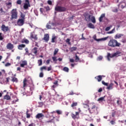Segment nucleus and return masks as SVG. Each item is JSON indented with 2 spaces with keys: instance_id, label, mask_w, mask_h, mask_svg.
I'll return each mask as SVG.
<instances>
[{
  "instance_id": "34",
  "label": "nucleus",
  "mask_w": 126,
  "mask_h": 126,
  "mask_svg": "<svg viewBox=\"0 0 126 126\" xmlns=\"http://www.w3.org/2000/svg\"><path fill=\"white\" fill-rule=\"evenodd\" d=\"M6 5L8 6V8H10L12 5H11V2H9L8 3H6Z\"/></svg>"
},
{
  "instance_id": "15",
  "label": "nucleus",
  "mask_w": 126,
  "mask_h": 126,
  "mask_svg": "<svg viewBox=\"0 0 126 126\" xmlns=\"http://www.w3.org/2000/svg\"><path fill=\"white\" fill-rule=\"evenodd\" d=\"M21 43L22 44H24V43H25V44H29V40L26 38H24V39H22Z\"/></svg>"
},
{
  "instance_id": "48",
  "label": "nucleus",
  "mask_w": 126,
  "mask_h": 126,
  "mask_svg": "<svg viewBox=\"0 0 126 126\" xmlns=\"http://www.w3.org/2000/svg\"><path fill=\"white\" fill-rule=\"evenodd\" d=\"M32 39H34L35 41L38 40V37H37V34H35Z\"/></svg>"
},
{
  "instance_id": "59",
  "label": "nucleus",
  "mask_w": 126,
  "mask_h": 126,
  "mask_svg": "<svg viewBox=\"0 0 126 126\" xmlns=\"http://www.w3.org/2000/svg\"><path fill=\"white\" fill-rule=\"evenodd\" d=\"M111 29V27H107L105 28V31H109Z\"/></svg>"
},
{
  "instance_id": "7",
  "label": "nucleus",
  "mask_w": 126,
  "mask_h": 126,
  "mask_svg": "<svg viewBox=\"0 0 126 126\" xmlns=\"http://www.w3.org/2000/svg\"><path fill=\"white\" fill-rule=\"evenodd\" d=\"M1 31L4 32V33H6V32H8V31H9V28L8 26H5V25H2L1 26Z\"/></svg>"
},
{
  "instance_id": "39",
  "label": "nucleus",
  "mask_w": 126,
  "mask_h": 126,
  "mask_svg": "<svg viewBox=\"0 0 126 126\" xmlns=\"http://www.w3.org/2000/svg\"><path fill=\"white\" fill-rule=\"evenodd\" d=\"M46 27L48 29H52V27L49 24V23L46 25Z\"/></svg>"
},
{
  "instance_id": "57",
  "label": "nucleus",
  "mask_w": 126,
  "mask_h": 126,
  "mask_svg": "<svg viewBox=\"0 0 126 126\" xmlns=\"http://www.w3.org/2000/svg\"><path fill=\"white\" fill-rule=\"evenodd\" d=\"M115 115H116V111H114V112H112L111 113V116L113 118H114V117H115Z\"/></svg>"
},
{
  "instance_id": "24",
  "label": "nucleus",
  "mask_w": 126,
  "mask_h": 126,
  "mask_svg": "<svg viewBox=\"0 0 126 126\" xmlns=\"http://www.w3.org/2000/svg\"><path fill=\"white\" fill-rule=\"evenodd\" d=\"M88 27H89V28H91L92 29H94V28H95V27L94 26V25H93L92 23H90L88 25Z\"/></svg>"
},
{
  "instance_id": "63",
  "label": "nucleus",
  "mask_w": 126,
  "mask_h": 126,
  "mask_svg": "<svg viewBox=\"0 0 126 126\" xmlns=\"http://www.w3.org/2000/svg\"><path fill=\"white\" fill-rule=\"evenodd\" d=\"M98 60L99 61H102V60H103V57L102 56H99L98 57Z\"/></svg>"
},
{
  "instance_id": "27",
  "label": "nucleus",
  "mask_w": 126,
  "mask_h": 126,
  "mask_svg": "<svg viewBox=\"0 0 126 126\" xmlns=\"http://www.w3.org/2000/svg\"><path fill=\"white\" fill-rule=\"evenodd\" d=\"M20 19L25 21V15L24 13H21L20 15Z\"/></svg>"
},
{
  "instance_id": "14",
  "label": "nucleus",
  "mask_w": 126,
  "mask_h": 126,
  "mask_svg": "<svg viewBox=\"0 0 126 126\" xmlns=\"http://www.w3.org/2000/svg\"><path fill=\"white\" fill-rule=\"evenodd\" d=\"M44 115L43 114V113H38L36 116H35V118L36 119H41V118H44Z\"/></svg>"
},
{
  "instance_id": "10",
  "label": "nucleus",
  "mask_w": 126,
  "mask_h": 126,
  "mask_svg": "<svg viewBox=\"0 0 126 126\" xmlns=\"http://www.w3.org/2000/svg\"><path fill=\"white\" fill-rule=\"evenodd\" d=\"M14 48V45L10 42L8 43L6 45V49H7V50H13Z\"/></svg>"
},
{
  "instance_id": "58",
  "label": "nucleus",
  "mask_w": 126,
  "mask_h": 126,
  "mask_svg": "<svg viewBox=\"0 0 126 126\" xmlns=\"http://www.w3.org/2000/svg\"><path fill=\"white\" fill-rule=\"evenodd\" d=\"M47 70H48V71H50V70H52V66L51 65H50V66L48 67Z\"/></svg>"
},
{
  "instance_id": "5",
  "label": "nucleus",
  "mask_w": 126,
  "mask_h": 126,
  "mask_svg": "<svg viewBox=\"0 0 126 126\" xmlns=\"http://www.w3.org/2000/svg\"><path fill=\"white\" fill-rule=\"evenodd\" d=\"M55 10L58 12H64V11H66V8L62 6H56L55 8Z\"/></svg>"
},
{
  "instance_id": "64",
  "label": "nucleus",
  "mask_w": 126,
  "mask_h": 126,
  "mask_svg": "<svg viewBox=\"0 0 126 126\" xmlns=\"http://www.w3.org/2000/svg\"><path fill=\"white\" fill-rule=\"evenodd\" d=\"M102 91H103V89H102V88H100L98 90V93L102 92Z\"/></svg>"
},
{
  "instance_id": "44",
  "label": "nucleus",
  "mask_w": 126,
  "mask_h": 126,
  "mask_svg": "<svg viewBox=\"0 0 126 126\" xmlns=\"http://www.w3.org/2000/svg\"><path fill=\"white\" fill-rule=\"evenodd\" d=\"M102 84L103 85H105V86H108V83H106L105 82V81H102Z\"/></svg>"
},
{
  "instance_id": "17",
  "label": "nucleus",
  "mask_w": 126,
  "mask_h": 126,
  "mask_svg": "<svg viewBox=\"0 0 126 126\" xmlns=\"http://www.w3.org/2000/svg\"><path fill=\"white\" fill-rule=\"evenodd\" d=\"M32 53L35 55V56H37V53H38V48L37 47H34L32 50Z\"/></svg>"
},
{
  "instance_id": "46",
  "label": "nucleus",
  "mask_w": 126,
  "mask_h": 126,
  "mask_svg": "<svg viewBox=\"0 0 126 126\" xmlns=\"http://www.w3.org/2000/svg\"><path fill=\"white\" fill-rule=\"evenodd\" d=\"M26 115H27V118L29 119L31 117V115L30 114L28 113V111H27Z\"/></svg>"
},
{
  "instance_id": "55",
  "label": "nucleus",
  "mask_w": 126,
  "mask_h": 126,
  "mask_svg": "<svg viewBox=\"0 0 126 126\" xmlns=\"http://www.w3.org/2000/svg\"><path fill=\"white\" fill-rule=\"evenodd\" d=\"M47 3H48V4H49L50 5H52L53 3L52 2L51 0H48L47 1Z\"/></svg>"
},
{
  "instance_id": "49",
  "label": "nucleus",
  "mask_w": 126,
  "mask_h": 126,
  "mask_svg": "<svg viewBox=\"0 0 126 126\" xmlns=\"http://www.w3.org/2000/svg\"><path fill=\"white\" fill-rule=\"evenodd\" d=\"M58 52H59V50L55 49L54 53V56H56V55L58 54Z\"/></svg>"
},
{
  "instance_id": "47",
  "label": "nucleus",
  "mask_w": 126,
  "mask_h": 126,
  "mask_svg": "<svg viewBox=\"0 0 126 126\" xmlns=\"http://www.w3.org/2000/svg\"><path fill=\"white\" fill-rule=\"evenodd\" d=\"M114 31H115V28H114L113 30H112V31H111L110 32H108V34H113V33H114Z\"/></svg>"
},
{
  "instance_id": "56",
  "label": "nucleus",
  "mask_w": 126,
  "mask_h": 126,
  "mask_svg": "<svg viewBox=\"0 0 126 126\" xmlns=\"http://www.w3.org/2000/svg\"><path fill=\"white\" fill-rule=\"evenodd\" d=\"M40 11L41 13H43V12H44V11H45V10L43 8H40Z\"/></svg>"
},
{
  "instance_id": "2",
  "label": "nucleus",
  "mask_w": 126,
  "mask_h": 126,
  "mask_svg": "<svg viewBox=\"0 0 126 126\" xmlns=\"http://www.w3.org/2000/svg\"><path fill=\"white\" fill-rule=\"evenodd\" d=\"M86 21H90L91 20L93 23H96V19H95V17L91 15H89V14H86L85 15Z\"/></svg>"
},
{
  "instance_id": "19",
  "label": "nucleus",
  "mask_w": 126,
  "mask_h": 126,
  "mask_svg": "<svg viewBox=\"0 0 126 126\" xmlns=\"http://www.w3.org/2000/svg\"><path fill=\"white\" fill-rule=\"evenodd\" d=\"M95 79H96L98 82H100L102 80V76L101 75H98L96 77H95Z\"/></svg>"
},
{
  "instance_id": "29",
  "label": "nucleus",
  "mask_w": 126,
  "mask_h": 126,
  "mask_svg": "<svg viewBox=\"0 0 126 126\" xmlns=\"http://www.w3.org/2000/svg\"><path fill=\"white\" fill-rule=\"evenodd\" d=\"M10 96L8 95H5L4 96V99H5V100H10Z\"/></svg>"
},
{
  "instance_id": "28",
  "label": "nucleus",
  "mask_w": 126,
  "mask_h": 126,
  "mask_svg": "<svg viewBox=\"0 0 126 126\" xmlns=\"http://www.w3.org/2000/svg\"><path fill=\"white\" fill-rule=\"evenodd\" d=\"M79 95L78 94H76V93L73 92V91H71L70 93L68 94V95Z\"/></svg>"
},
{
  "instance_id": "1",
  "label": "nucleus",
  "mask_w": 126,
  "mask_h": 126,
  "mask_svg": "<svg viewBox=\"0 0 126 126\" xmlns=\"http://www.w3.org/2000/svg\"><path fill=\"white\" fill-rule=\"evenodd\" d=\"M122 44L116 39H110L108 43V46L111 48H115L116 47H121Z\"/></svg>"
},
{
  "instance_id": "11",
  "label": "nucleus",
  "mask_w": 126,
  "mask_h": 126,
  "mask_svg": "<svg viewBox=\"0 0 126 126\" xmlns=\"http://www.w3.org/2000/svg\"><path fill=\"white\" fill-rule=\"evenodd\" d=\"M71 117L74 120H75V119H79V112H76V114L72 113L71 114Z\"/></svg>"
},
{
  "instance_id": "26",
  "label": "nucleus",
  "mask_w": 126,
  "mask_h": 126,
  "mask_svg": "<svg viewBox=\"0 0 126 126\" xmlns=\"http://www.w3.org/2000/svg\"><path fill=\"white\" fill-rule=\"evenodd\" d=\"M78 104V103L76 102H73L71 105V107H72V108H74V107H76V106H77Z\"/></svg>"
},
{
  "instance_id": "42",
  "label": "nucleus",
  "mask_w": 126,
  "mask_h": 126,
  "mask_svg": "<svg viewBox=\"0 0 126 126\" xmlns=\"http://www.w3.org/2000/svg\"><path fill=\"white\" fill-rule=\"evenodd\" d=\"M49 24H51L52 26H56V25H57V23H52L51 21L49 22Z\"/></svg>"
},
{
  "instance_id": "23",
  "label": "nucleus",
  "mask_w": 126,
  "mask_h": 126,
  "mask_svg": "<svg viewBox=\"0 0 126 126\" xmlns=\"http://www.w3.org/2000/svg\"><path fill=\"white\" fill-rule=\"evenodd\" d=\"M114 86V84L111 83L107 87V89L108 90H111L113 89V86Z\"/></svg>"
},
{
  "instance_id": "35",
  "label": "nucleus",
  "mask_w": 126,
  "mask_h": 126,
  "mask_svg": "<svg viewBox=\"0 0 126 126\" xmlns=\"http://www.w3.org/2000/svg\"><path fill=\"white\" fill-rule=\"evenodd\" d=\"M38 65H42V63H43V61H42V59H40L38 61Z\"/></svg>"
},
{
  "instance_id": "4",
  "label": "nucleus",
  "mask_w": 126,
  "mask_h": 126,
  "mask_svg": "<svg viewBox=\"0 0 126 126\" xmlns=\"http://www.w3.org/2000/svg\"><path fill=\"white\" fill-rule=\"evenodd\" d=\"M88 110L90 114H94V113H95L96 115L98 114V107L95 105H93L91 108H89Z\"/></svg>"
},
{
  "instance_id": "20",
  "label": "nucleus",
  "mask_w": 126,
  "mask_h": 126,
  "mask_svg": "<svg viewBox=\"0 0 126 126\" xmlns=\"http://www.w3.org/2000/svg\"><path fill=\"white\" fill-rule=\"evenodd\" d=\"M11 81L12 82H16V83H17L18 82V79L16 77H11Z\"/></svg>"
},
{
  "instance_id": "3",
  "label": "nucleus",
  "mask_w": 126,
  "mask_h": 126,
  "mask_svg": "<svg viewBox=\"0 0 126 126\" xmlns=\"http://www.w3.org/2000/svg\"><path fill=\"white\" fill-rule=\"evenodd\" d=\"M18 13L16 9H13L11 11V18L10 20H13V19H17Z\"/></svg>"
},
{
  "instance_id": "45",
  "label": "nucleus",
  "mask_w": 126,
  "mask_h": 126,
  "mask_svg": "<svg viewBox=\"0 0 126 126\" xmlns=\"http://www.w3.org/2000/svg\"><path fill=\"white\" fill-rule=\"evenodd\" d=\"M52 60L53 61V62H58V59H57V57H52Z\"/></svg>"
},
{
  "instance_id": "30",
  "label": "nucleus",
  "mask_w": 126,
  "mask_h": 126,
  "mask_svg": "<svg viewBox=\"0 0 126 126\" xmlns=\"http://www.w3.org/2000/svg\"><path fill=\"white\" fill-rule=\"evenodd\" d=\"M4 38V35L2 33L0 32V41H2V39Z\"/></svg>"
},
{
  "instance_id": "41",
  "label": "nucleus",
  "mask_w": 126,
  "mask_h": 126,
  "mask_svg": "<svg viewBox=\"0 0 126 126\" xmlns=\"http://www.w3.org/2000/svg\"><path fill=\"white\" fill-rule=\"evenodd\" d=\"M44 8L46 9V11H49V10H51L49 6H44Z\"/></svg>"
},
{
  "instance_id": "38",
  "label": "nucleus",
  "mask_w": 126,
  "mask_h": 126,
  "mask_svg": "<svg viewBox=\"0 0 126 126\" xmlns=\"http://www.w3.org/2000/svg\"><path fill=\"white\" fill-rule=\"evenodd\" d=\"M77 50V48L76 47H73L71 48V52H74V51H76Z\"/></svg>"
},
{
  "instance_id": "16",
  "label": "nucleus",
  "mask_w": 126,
  "mask_h": 126,
  "mask_svg": "<svg viewBox=\"0 0 126 126\" xmlns=\"http://www.w3.org/2000/svg\"><path fill=\"white\" fill-rule=\"evenodd\" d=\"M25 65H27V61H23L22 62V63L20 64L21 67H24Z\"/></svg>"
},
{
  "instance_id": "43",
  "label": "nucleus",
  "mask_w": 126,
  "mask_h": 126,
  "mask_svg": "<svg viewBox=\"0 0 126 126\" xmlns=\"http://www.w3.org/2000/svg\"><path fill=\"white\" fill-rule=\"evenodd\" d=\"M78 61H79V57H78V56H77V55H75V62L76 63H77V62H78Z\"/></svg>"
},
{
  "instance_id": "37",
  "label": "nucleus",
  "mask_w": 126,
  "mask_h": 126,
  "mask_svg": "<svg viewBox=\"0 0 126 126\" xmlns=\"http://www.w3.org/2000/svg\"><path fill=\"white\" fill-rule=\"evenodd\" d=\"M46 123L47 124H49L50 123H53V124H55V121L54 120V119H51V120L46 121Z\"/></svg>"
},
{
  "instance_id": "21",
  "label": "nucleus",
  "mask_w": 126,
  "mask_h": 126,
  "mask_svg": "<svg viewBox=\"0 0 126 126\" xmlns=\"http://www.w3.org/2000/svg\"><path fill=\"white\" fill-rule=\"evenodd\" d=\"M27 86V79L25 78L23 80V88H25Z\"/></svg>"
},
{
  "instance_id": "52",
  "label": "nucleus",
  "mask_w": 126,
  "mask_h": 126,
  "mask_svg": "<svg viewBox=\"0 0 126 126\" xmlns=\"http://www.w3.org/2000/svg\"><path fill=\"white\" fill-rule=\"evenodd\" d=\"M10 65H11V63H7L5 64V66L7 67V66H10Z\"/></svg>"
},
{
  "instance_id": "54",
  "label": "nucleus",
  "mask_w": 126,
  "mask_h": 126,
  "mask_svg": "<svg viewBox=\"0 0 126 126\" xmlns=\"http://www.w3.org/2000/svg\"><path fill=\"white\" fill-rule=\"evenodd\" d=\"M56 113L58 115H62V111H61L60 110H56Z\"/></svg>"
},
{
  "instance_id": "18",
  "label": "nucleus",
  "mask_w": 126,
  "mask_h": 126,
  "mask_svg": "<svg viewBox=\"0 0 126 126\" xmlns=\"http://www.w3.org/2000/svg\"><path fill=\"white\" fill-rule=\"evenodd\" d=\"M124 36V34L117 33L115 35V39H120V38H122Z\"/></svg>"
},
{
  "instance_id": "53",
  "label": "nucleus",
  "mask_w": 126,
  "mask_h": 126,
  "mask_svg": "<svg viewBox=\"0 0 126 126\" xmlns=\"http://www.w3.org/2000/svg\"><path fill=\"white\" fill-rule=\"evenodd\" d=\"M25 51H26V54H27V55H28V53H29V50H28V48L27 47H26L25 49Z\"/></svg>"
},
{
  "instance_id": "6",
  "label": "nucleus",
  "mask_w": 126,
  "mask_h": 126,
  "mask_svg": "<svg viewBox=\"0 0 126 126\" xmlns=\"http://www.w3.org/2000/svg\"><path fill=\"white\" fill-rule=\"evenodd\" d=\"M120 54L121 53L119 52H117L116 53H113V54H111L110 53H108L107 55V60L108 61H110V58H114V57H120Z\"/></svg>"
},
{
  "instance_id": "32",
  "label": "nucleus",
  "mask_w": 126,
  "mask_h": 126,
  "mask_svg": "<svg viewBox=\"0 0 126 126\" xmlns=\"http://www.w3.org/2000/svg\"><path fill=\"white\" fill-rule=\"evenodd\" d=\"M56 39H57V36H53L51 39V43H55V40H56Z\"/></svg>"
},
{
  "instance_id": "8",
  "label": "nucleus",
  "mask_w": 126,
  "mask_h": 126,
  "mask_svg": "<svg viewBox=\"0 0 126 126\" xmlns=\"http://www.w3.org/2000/svg\"><path fill=\"white\" fill-rule=\"evenodd\" d=\"M25 3H24L23 8L24 9H28L29 7H30V2H29V0H25Z\"/></svg>"
},
{
  "instance_id": "51",
  "label": "nucleus",
  "mask_w": 126,
  "mask_h": 126,
  "mask_svg": "<svg viewBox=\"0 0 126 126\" xmlns=\"http://www.w3.org/2000/svg\"><path fill=\"white\" fill-rule=\"evenodd\" d=\"M44 77V73L41 72L39 73V77Z\"/></svg>"
},
{
  "instance_id": "12",
  "label": "nucleus",
  "mask_w": 126,
  "mask_h": 126,
  "mask_svg": "<svg viewBox=\"0 0 126 126\" xmlns=\"http://www.w3.org/2000/svg\"><path fill=\"white\" fill-rule=\"evenodd\" d=\"M43 40L46 41V42H48L49 40H50V36L49 35V34L46 33L44 34Z\"/></svg>"
},
{
  "instance_id": "13",
  "label": "nucleus",
  "mask_w": 126,
  "mask_h": 126,
  "mask_svg": "<svg viewBox=\"0 0 126 126\" xmlns=\"http://www.w3.org/2000/svg\"><path fill=\"white\" fill-rule=\"evenodd\" d=\"M26 47V45L24 44H21L19 45H18V50H23L24 48H25Z\"/></svg>"
},
{
  "instance_id": "31",
  "label": "nucleus",
  "mask_w": 126,
  "mask_h": 126,
  "mask_svg": "<svg viewBox=\"0 0 126 126\" xmlns=\"http://www.w3.org/2000/svg\"><path fill=\"white\" fill-rule=\"evenodd\" d=\"M63 70V71H65V72H68V71H69V69L67 67H64Z\"/></svg>"
},
{
  "instance_id": "25",
  "label": "nucleus",
  "mask_w": 126,
  "mask_h": 126,
  "mask_svg": "<svg viewBox=\"0 0 126 126\" xmlns=\"http://www.w3.org/2000/svg\"><path fill=\"white\" fill-rule=\"evenodd\" d=\"M97 101L98 102H103V101H105V96H102L101 97H99Z\"/></svg>"
},
{
  "instance_id": "50",
  "label": "nucleus",
  "mask_w": 126,
  "mask_h": 126,
  "mask_svg": "<svg viewBox=\"0 0 126 126\" xmlns=\"http://www.w3.org/2000/svg\"><path fill=\"white\" fill-rule=\"evenodd\" d=\"M17 4H21L22 3V1L21 0H18L17 1Z\"/></svg>"
},
{
  "instance_id": "60",
  "label": "nucleus",
  "mask_w": 126,
  "mask_h": 126,
  "mask_svg": "<svg viewBox=\"0 0 126 126\" xmlns=\"http://www.w3.org/2000/svg\"><path fill=\"white\" fill-rule=\"evenodd\" d=\"M110 124L112 125H115V124H116V122L113 120H112L111 121H110Z\"/></svg>"
},
{
  "instance_id": "9",
  "label": "nucleus",
  "mask_w": 126,
  "mask_h": 126,
  "mask_svg": "<svg viewBox=\"0 0 126 126\" xmlns=\"http://www.w3.org/2000/svg\"><path fill=\"white\" fill-rule=\"evenodd\" d=\"M25 21L24 20H22L21 18H19L17 21V24L18 26H23Z\"/></svg>"
},
{
  "instance_id": "40",
  "label": "nucleus",
  "mask_w": 126,
  "mask_h": 126,
  "mask_svg": "<svg viewBox=\"0 0 126 126\" xmlns=\"http://www.w3.org/2000/svg\"><path fill=\"white\" fill-rule=\"evenodd\" d=\"M118 100L117 101V103L118 104V105H121V104H122V101H121L120 98H118Z\"/></svg>"
},
{
  "instance_id": "36",
  "label": "nucleus",
  "mask_w": 126,
  "mask_h": 126,
  "mask_svg": "<svg viewBox=\"0 0 126 126\" xmlns=\"http://www.w3.org/2000/svg\"><path fill=\"white\" fill-rule=\"evenodd\" d=\"M44 69V70H47V67L45 66H43L41 67H40V71H43V70Z\"/></svg>"
},
{
  "instance_id": "62",
  "label": "nucleus",
  "mask_w": 126,
  "mask_h": 126,
  "mask_svg": "<svg viewBox=\"0 0 126 126\" xmlns=\"http://www.w3.org/2000/svg\"><path fill=\"white\" fill-rule=\"evenodd\" d=\"M50 62H51V60H50V59L47 60L46 61V63H47V64H50Z\"/></svg>"
},
{
  "instance_id": "61",
  "label": "nucleus",
  "mask_w": 126,
  "mask_h": 126,
  "mask_svg": "<svg viewBox=\"0 0 126 126\" xmlns=\"http://www.w3.org/2000/svg\"><path fill=\"white\" fill-rule=\"evenodd\" d=\"M9 77H7V78H6V83H8V82H9Z\"/></svg>"
},
{
  "instance_id": "22",
  "label": "nucleus",
  "mask_w": 126,
  "mask_h": 126,
  "mask_svg": "<svg viewBox=\"0 0 126 126\" xmlns=\"http://www.w3.org/2000/svg\"><path fill=\"white\" fill-rule=\"evenodd\" d=\"M105 17V14H102L100 16V17L99 18V22H102L103 21V18Z\"/></svg>"
},
{
  "instance_id": "33",
  "label": "nucleus",
  "mask_w": 126,
  "mask_h": 126,
  "mask_svg": "<svg viewBox=\"0 0 126 126\" xmlns=\"http://www.w3.org/2000/svg\"><path fill=\"white\" fill-rule=\"evenodd\" d=\"M0 11L1 14H2V15H3V14H5V11L3 10V9L2 8H0Z\"/></svg>"
}]
</instances>
